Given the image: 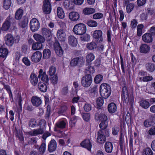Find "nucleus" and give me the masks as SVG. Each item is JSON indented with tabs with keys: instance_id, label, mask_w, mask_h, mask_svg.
<instances>
[{
	"instance_id": "b1692460",
	"label": "nucleus",
	"mask_w": 155,
	"mask_h": 155,
	"mask_svg": "<svg viewBox=\"0 0 155 155\" xmlns=\"http://www.w3.org/2000/svg\"><path fill=\"white\" fill-rule=\"evenodd\" d=\"M113 148L112 143L110 142H106L104 145V149L107 153H111L113 150Z\"/></svg>"
},
{
	"instance_id": "338daca9",
	"label": "nucleus",
	"mask_w": 155,
	"mask_h": 155,
	"mask_svg": "<svg viewBox=\"0 0 155 155\" xmlns=\"http://www.w3.org/2000/svg\"><path fill=\"white\" fill-rule=\"evenodd\" d=\"M146 0H137V4L139 6L144 5L146 3Z\"/></svg>"
},
{
	"instance_id": "3c124183",
	"label": "nucleus",
	"mask_w": 155,
	"mask_h": 155,
	"mask_svg": "<svg viewBox=\"0 0 155 155\" xmlns=\"http://www.w3.org/2000/svg\"><path fill=\"white\" fill-rule=\"evenodd\" d=\"M81 116L84 120L85 121H89L90 119L91 115L89 113H82Z\"/></svg>"
},
{
	"instance_id": "0e129e2a",
	"label": "nucleus",
	"mask_w": 155,
	"mask_h": 155,
	"mask_svg": "<svg viewBox=\"0 0 155 155\" xmlns=\"http://www.w3.org/2000/svg\"><path fill=\"white\" fill-rule=\"evenodd\" d=\"M23 62L27 66H29L30 65L31 62L27 58H24L22 59Z\"/></svg>"
},
{
	"instance_id": "4c0bfd02",
	"label": "nucleus",
	"mask_w": 155,
	"mask_h": 155,
	"mask_svg": "<svg viewBox=\"0 0 155 155\" xmlns=\"http://www.w3.org/2000/svg\"><path fill=\"white\" fill-rule=\"evenodd\" d=\"M48 74L49 76L57 74L56 68L54 66H50L49 68Z\"/></svg>"
},
{
	"instance_id": "a878e982",
	"label": "nucleus",
	"mask_w": 155,
	"mask_h": 155,
	"mask_svg": "<svg viewBox=\"0 0 155 155\" xmlns=\"http://www.w3.org/2000/svg\"><path fill=\"white\" fill-rule=\"evenodd\" d=\"M57 147V144L56 141L54 140H51L48 145V149L49 151L52 152L54 151Z\"/></svg>"
},
{
	"instance_id": "6e6552de",
	"label": "nucleus",
	"mask_w": 155,
	"mask_h": 155,
	"mask_svg": "<svg viewBox=\"0 0 155 155\" xmlns=\"http://www.w3.org/2000/svg\"><path fill=\"white\" fill-rule=\"evenodd\" d=\"M42 57L41 53L39 51H36L32 54L31 56V59L32 62L37 63L41 61Z\"/></svg>"
},
{
	"instance_id": "e433bc0d",
	"label": "nucleus",
	"mask_w": 155,
	"mask_h": 155,
	"mask_svg": "<svg viewBox=\"0 0 155 155\" xmlns=\"http://www.w3.org/2000/svg\"><path fill=\"white\" fill-rule=\"evenodd\" d=\"M38 88L41 92H45L47 90V86L45 84L41 82L38 83Z\"/></svg>"
},
{
	"instance_id": "9b49d317",
	"label": "nucleus",
	"mask_w": 155,
	"mask_h": 155,
	"mask_svg": "<svg viewBox=\"0 0 155 155\" xmlns=\"http://www.w3.org/2000/svg\"><path fill=\"white\" fill-rule=\"evenodd\" d=\"M84 60L83 58H73L71 61V65L72 66L77 65L81 66L84 63Z\"/></svg>"
},
{
	"instance_id": "bf43d9fd",
	"label": "nucleus",
	"mask_w": 155,
	"mask_h": 155,
	"mask_svg": "<svg viewBox=\"0 0 155 155\" xmlns=\"http://www.w3.org/2000/svg\"><path fill=\"white\" fill-rule=\"evenodd\" d=\"M103 17V14L100 13H98L93 15V18L94 19H99Z\"/></svg>"
},
{
	"instance_id": "09e8293b",
	"label": "nucleus",
	"mask_w": 155,
	"mask_h": 155,
	"mask_svg": "<svg viewBox=\"0 0 155 155\" xmlns=\"http://www.w3.org/2000/svg\"><path fill=\"white\" fill-rule=\"evenodd\" d=\"M144 27L143 25L142 24H139L137 26V35L138 36H140L142 34V29Z\"/></svg>"
},
{
	"instance_id": "c756f323",
	"label": "nucleus",
	"mask_w": 155,
	"mask_h": 155,
	"mask_svg": "<svg viewBox=\"0 0 155 155\" xmlns=\"http://www.w3.org/2000/svg\"><path fill=\"white\" fill-rule=\"evenodd\" d=\"M73 2L71 0H64L63 3L64 6L67 9H71L73 7Z\"/></svg>"
},
{
	"instance_id": "c85d7f7f",
	"label": "nucleus",
	"mask_w": 155,
	"mask_h": 155,
	"mask_svg": "<svg viewBox=\"0 0 155 155\" xmlns=\"http://www.w3.org/2000/svg\"><path fill=\"white\" fill-rule=\"evenodd\" d=\"M30 81L32 85L34 86L36 85L38 82L37 75L34 74H32L30 76Z\"/></svg>"
},
{
	"instance_id": "473e14b6",
	"label": "nucleus",
	"mask_w": 155,
	"mask_h": 155,
	"mask_svg": "<svg viewBox=\"0 0 155 155\" xmlns=\"http://www.w3.org/2000/svg\"><path fill=\"white\" fill-rule=\"evenodd\" d=\"M117 107L114 103H111L109 104L108 106V109L109 112L113 113H114L117 110Z\"/></svg>"
},
{
	"instance_id": "20e7f679",
	"label": "nucleus",
	"mask_w": 155,
	"mask_h": 155,
	"mask_svg": "<svg viewBox=\"0 0 155 155\" xmlns=\"http://www.w3.org/2000/svg\"><path fill=\"white\" fill-rule=\"evenodd\" d=\"M109 132L108 130H100L98 133L97 141L100 143H103L106 141V136H108Z\"/></svg>"
},
{
	"instance_id": "72a5a7b5",
	"label": "nucleus",
	"mask_w": 155,
	"mask_h": 155,
	"mask_svg": "<svg viewBox=\"0 0 155 155\" xmlns=\"http://www.w3.org/2000/svg\"><path fill=\"white\" fill-rule=\"evenodd\" d=\"M23 14V11L21 8L18 9L15 13V17L17 20L20 19Z\"/></svg>"
},
{
	"instance_id": "a211bd4d",
	"label": "nucleus",
	"mask_w": 155,
	"mask_h": 155,
	"mask_svg": "<svg viewBox=\"0 0 155 155\" xmlns=\"http://www.w3.org/2000/svg\"><path fill=\"white\" fill-rule=\"evenodd\" d=\"M69 18L70 20L75 21L78 20L80 18L79 13L77 12H72L69 14Z\"/></svg>"
},
{
	"instance_id": "7c9ffc66",
	"label": "nucleus",
	"mask_w": 155,
	"mask_h": 155,
	"mask_svg": "<svg viewBox=\"0 0 155 155\" xmlns=\"http://www.w3.org/2000/svg\"><path fill=\"white\" fill-rule=\"evenodd\" d=\"M95 12V9L92 8L86 7L83 10V13L85 15H90L94 13Z\"/></svg>"
},
{
	"instance_id": "7ed1b4c3",
	"label": "nucleus",
	"mask_w": 155,
	"mask_h": 155,
	"mask_svg": "<svg viewBox=\"0 0 155 155\" xmlns=\"http://www.w3.org/2000/svg\"><path fill=\"white\" fill-rule=\"evenodd\" d=\"M95 118L97 120L101 121L99 126L101 129H104L107 127V118L105 114H101L98 113H97L95 114Z\"/></svg>"
},
{
	"instance_id": "f3484780",
	"label": "nucleus",
	"mask_w": 155,
	"mask_h": 155,
	"mask_svg": "<svg viewBox=\"0 0 155 155\" xmlns=\"http://www.w3.org/2000/svg\"><path fill=\"white\" fill-rule=\"evenodd\" d=\"M142 40L145 43H150L153 41V38L151 34L146 33L142 36Z\"/></svg>"
},
{
	"instance_id": "79ce46f5",
	"label": "nucleus",
	"mask_w": 155,
	"mask_h": 155,
	"mask_svg": "<svg viewBox=\"0 0 155 155\" xmlns=\"http://www.w3.org/2000/svg\"><path fill=\"white\" fill-rule=\"evenodd\" d=\"M146 69L150 72L153 71L155 69V66L153 64L149 63L146 64Z\"/></svg>"
},
{
	"instance_id": "5fc2aeb1",
	"label": "nucleus",
	"mask_w": 155,
	"mask_h": 155,
	"mask_svg": "<svg viewBox=\"0 0 155 155\" xmlns=\"http://www.w3.org/2000/svg\"><path fill=\"white\" fill-rule=\"evenodd\" d=\"M39 151L41 154H43L46 149V144L45 143H43L41 144V146L39 147Z\"/></svg>"
},
{
	"instance_id": "c9c22d12",
	"label": "nucleus",
	"mask_w": 155,
	"mask_h": 155,
	"mask_svg": "<svg viewBox=\"0 0 155 155\" xmlns=\"http://www.w3.org/2000/svg\"><path fill=\"white\" fill-rule=\"evenodd\" d=\"M51 52L48 49H45L43 51V57L44 59H48L51 56Z\"/></svg>"
},
{
	"instance_id": "ddd939ff",
	"label": "nucleus",
	"mask_w": 155,
	"mask_h": 155,
	"mask_svg": "<svg viewBox=\"0 0 155 155\" xmlns=\"http://www.w3.org/2000/svg\"><path fill=\"white\" fill-rule=\"evenodd\" d=\"M5 40L6 45L9 46H12L15 41L13 36L10 34H8L5 36Z\"/></svg>"
},
{
	"instance_id": "cd10ccee",
	"label": "nucleus",
	"mask_w": 155,
	"mask_h": 155,
	"mask_svg": "<svg viewBox=\"0 0 155 155\" xmlns=\"http://www.w3.org/2000/svg\"><path fill=\"white\" fill-rule=\"evenodd\" d=\"M58 17L60 19H63L65 16V13L63 9L61 7H58L57 10Z\"/></svg>"
},
{
	"instance_id": "f03ea898",
	"label": "nucleus",
	"mask_w": 155,
	"mask_h": 155,
	"mask_svg": "<svg viewBox=\"0 0 155 155\" xmlns=\"http://www.w3.org/2000/svg\"><path fill=\"white\" fill-rule=\"evenodd\" d=\"M87 30L86 26L83 23L75 25L72 30L74 33L78 35H82L86 33Z\"/></svg>"
},
{
	"instance_id": "a19ab883",
	"label": "nucleus",
	"mask_w": 155,
	"mask_h": 155,
	"mask_svg": "<svg viewBox=\"0 0 155 155\" xmlns=\"http://www.w3.org/2000/svg\"><path fill=\"white\" fill-rule=\"evenodd\" d=\"M95 56L93 53H88L86 56V61L88 63L92 61L95 58Z\"/></svg>"
},
{
	"instance_id": "052dcab7",
	"label": "nucleus",
	"mask_w": 155,
	"mask_h": 155,
	"mask_svg": "<svg viewBox=\"0 0 155 155\" xmlns=\"http://www.w3.org/2000/svg\"><path fill=\"white\" fill-rule=\"evenodd\" d=\"M152 124V122L150 120H147L144 122V125L146 127H150Z\"/></svg>"
},
{
	"instance_id": "393cba45",
	"label": "nucleus",
	"mask_w": 155,
	"mask_h": 155,
	"mask_svg": "<svg viewBox=\"0 0 155 155\" xmlns=\"http://www.w3.org/2000/svg\"><path fill=\"white\" fill-rule=\"evenodd\" d=\"M81 145L83 147L87 148L90 151L91 147V144L89 139H86L84 140L81 143Z\"/></svg>"
},
{
	"instance_id": "6ab92c4d",
	"label": "nucleus",
	"mask_w": 155,
	"mask_h": 155,
	"mask_svg": "<svg viewBox=\"0 0 155 155\" xmlns=\"http://www.w3.org/2000/svg\"><path fill=\"white\" fill-rule=\"evenodd\" d=\"M150 49L149 45L146 44H143L140 47V52L141 53L147 54L150 52Z\"/></svg>"
},
{
	"instance_id": "49530a36",
	"label": "nucleus",
	"mask_w": 155,
	"mask_h": 155,
	"mask_svg": "<svg viewBox=\"0 0 155 155\" xmlns=\"http://www.w3.org/2000/svg\"><path fill=\"white\" fill-rule=\"evenodd\" d=\"M50 80L51 83L54 85L56 84L58 82V78L57 74L49 76Z\"/></svg>"
},
{
	"instance_id": "2f4dec72",
	"label": "nucleus",
	"mask_w": 155,
	"mask_h": 155,
	"mask_svg": "<svg viewBox=\"0 0 155 155\" xmlns=\"http://www.w3.org/2000/svg\"><path fill=\"white\" fill-rule=\"evenodd\" d=\"M140 105L143 108L146 109L148 108L150 106V103L145 100H142L139 102Z\"/></svg>"
},
{
	"instance_id": "de8ad7c7",
	"label": "nucleus",
	"mask_w": 155,
	"mask_h": 155,
	"mask_svg": "<svg viewBox=\"0 0 155 155\" xmlns=\"http://www.w3.org/2000/svg\"><path fill=\"white\" fill-rule=\"evenodd\" d=\"M80 38V40L81 41H88L90 39V36L87 34H85L83 35Z\"/></svg>"
},
{
	"instance_id": "dca6fc26",
	"label": "nucleus",
	"mask_w": 155,
	"mask_h": 155,
	"mask_svg": "<svg viewBox=\"0 0 155 155\" xmlns=\"http://www.w3.org/2000/svg\"><path fill=\"white\" fill-rule=\"evenodd\" d=\"M122 98L123 101L128 103L131 100L130 99L129 95L127 88L124 87L123 88V92L122 94Z\"/></svg>"
},
{
	"instance_id": "774afa93",
	"label": "nucleus",
	"mask_w": 155,
	"mask_h": 155,
	"mask_svg": "<svg viewBox=\"0 0 155 155\" xmlns=\"http://www.w3.org/2000/svg\"><path fill=\"white\" fill-rule=\"evenodd\" d=\"M149 33L153 36H155V27H151L149 30Z\"/></svg>"
},
{
	"instance_id": "e2e57ef3",
	"label": "nucleus",
	"mask_w": 155,
	"mask_h": 155,
	"mask_svg": "<svg viewBox=\"0 0 155 155\" xmlns=\"http://www.w3.org/2000/svg\"><path fill=\"white\" fill-rule=\"evenodd\" d=\"M84 108L85 111L88 112L91 110V106L90 104H86L84 105Z\"/></svg>"
},
{
	"instance_id": "f8f14e48",
	"label": "nucleus",
	"mask_w": 155,
	"mask_h": 155,
	"mask_svg": "<svg viewBox=\"0 0 155 155\" xmlns=\"http://www.w3.org/2000/svg\"><path fill=\"white\" fill-rule=\"evenodd\" d=\"M102 34V31L99 30L94 31L91 32V35L93 38L97 39H99L101 41L103 40Z\"/></svg>"
},
{
	"instance_id": "c03bdc74",
	"label": "nucleus",
	"mask_w": 155,
	"mask_h": 155,
	"mask_svg": "<svg viewBox=\"0 0 155 155\" xmlns=\"http://www.w3.org/2000/svg\"><path fill=\"white\" fill-rule=\"evenodd\" d=\"M66 125V123L65 121L60 120L58 121L56 123V126L58 128H64L65 127Z\"/></svg>"
},
{
	"instance_id": "39448f33",
	"label": "nucleus",
	"mask_w": 155,
	"mask_h": 155,
	"mask_svg": "<svg viewBox=\"0 0 155 155\" xmlns=\"http://www.w3.org/2000/svg\"><path fill=\"white\" fill-rule=\"evenodd\" d=\"M30 27L33 32L37 31L40 27V23L38 20L36 18H32L30 22Z\"/></svg>"
},
{
	"instance_id": "4be33fe9",
	"label": "nucleus",
	"mask_w": 155,
	"mask_h": 155,
	"mask_svg": "<svg viewBox=\"0 0 155 155\" xmlns=\"http://www.w3.org/2000/svg\"><path fill=\"white\" fill-rule=\"evenodd\" d=\"M44 47L43 44L36 42L33 43L32 48L34 51L41 50Z\"/></svg>"
},
{
	"instance_id": "5701e85b",
	"label": "nucleus",
	"mask_w": 155,
	"mask_h": 155,
	"mask_svg": "<svg viewBox=\"0 0 155 155\" xmlns=\"http://www.w3.org/2000/svg\"><path fill=\"white\" fill-rule=\"evenodd\" d=\"M31 103L34 106L38 107L41 104V99L36 96H33L31 100Z\"/></svg>"
},
{
	"instance_id": "4d7b16f0",
	"label": "nucleus",
	"mask_w": 155,
	"mask_h": 155,
	"mask_svg": "<svg viewBox=\"0 0 155 155\" xmlns=\"http://www.w3.org/2000/svg\"><path fill=\"white\" fill-rule=\"evenodd\" d=\"M78 117H74L73 118H72L70 119L69 122V124L71 127H74L76 123L75 120L77 119V118Z\"/></svg>"
},
{
	"instance_id": "ea45409f",
	"label": "nucleus",
	"mask_w": 155,
	"mask_h": 155,
	"mask_svg": "<svg viewBox=\"0 0 155 155\" xmlns=\"http://www.w3.org/2000/svg\"><path fill=\"white\" fill-rule=\"evenodd\" d=\"M12 4L11 0H4L3 7L5 9H8Z\"/></svg>"
},
{
	"instance_id": "69168bd1",
	"label": "nucleus",
	"mask_w": 155,
	"mask_h": 155,
	"mask_svg": "<svg viewBox=\"0 0 155 155\" xmlns=\"http://www.w3.org/2000/svg\"><path fill=\"white\" fill-rule=\"evenodd\" d=\"M149 134L150 135H155V126L152 127L148 131Z\"/></svg>"
},
{
	"instance_id": "4468645a",
	"label": "nucleus",
	"mask_w": 155,
	"mask_h": 155,
	"mask_svg": "<svg viewBox=\"0 0 155 155\" xmlns=\"http://www.w3.org/2000/svg\"><path fill=\"white\" fill-rule=\"evenodd\" d=\"M41 33L43 36L46 37L47 41L50 40L52 37L51 31L50 29L44 28L42 29Z\"/></svg>"
},
{
	"instance_id": "a18cd8bd",
	"label": "nucleus",
	"mask_w": 155,
	"mask_h": 155,
	"mask_svg": "<svg viewBox=\"0 0 155 155\" xmlns=\"http://www.w3.org/2000/svg\"><path fill=\"white\" fill-rule=\"evenodd\" d=\"M135 6L134 3H131L128 4L126 6V11L127 13H130L133 10Z\"/></svg>"
},
{
	"instance_id": "0eeeda50",
	"label": "nucleus",
	"mask_w": 155,
	"mask_h": 155,
	"mask_svg": "<svg viewBox=\"0 0 155 155\" xmlns=\"http://www.w3.org/2000/svg\"><path fill=\"white\" fill-rule=\"evenodd\" d=\"M56 36L59 41H65L67 37L65 30L62 28L58 29L57 32Z\"/></svg>"
},
{
	"instance_id": "bb28decb",
	"label": "nucleus",
	"mask_w": 155,
	"mask_h": 155,
	"mask_svg": "<svg viewBox=\"0 0 155 155\" xmlns=\"http://www.w3.org/2000/svg\"><path fill=\"white\" fill-rule=\"evenodd\" d=\"M69 44L72 47L76 46L78 44L77 38L73 36H70L68 38Z\"/></svg>"
},
{
	"instance_id": "f257e3e1",
	"label": "nucleus",
	"mask_w": 155,
	"mask_h": 155,
	"mask_svg": "<svg viewBox=\"0 0 155 155\" xmlns=\"http://www.w3.org/2000/svg\"><path fill=\"white\" fill-rule=\"evenodd\" d=\"M99 92L102 97L107 99L110 97L111 90L110 85L107 83L102 84L99 87Z\"/></svg>"
},
{
	"instance_id": "f704fd0d",
	"label": "nucleus",
	"mask_w": 155,
	"mask_h": 155,
	"mask_svg": "<svg viewBox=\"0 0 155 155\" xmlns=\"http://www.w3.org/2000/svg\"><path fill=\"white\" fill-rule=\"evenodd\" d=\"M43 131L41 129H35L28 132L29 134L31 136H35L38 134H41Z\"/></svg>"
},
{
	"instance_id": "8fccbe9b",
	"label": "nucleus",
	"mask_w": 155,
	"mask_h": 155,
	"mask_svg": "<svg viewBox=\"0 0 155 155\" xmlns=\"http://www.w3.org/2000/svg\"><path fill=\"white\" fill-rule=\"evenodd\" d=\"M103 76L102 75L98 74L95 77L94 80L95 83L98 84L101 82L103 80Z\"/></svg>"
},
{
	"instance_id": "37998d69",
	"label": "nucleus",
	"mask_w": 155,
	"mask_h": 155,
	"mask_svg": "<svg viewBox=\"0 0 155 155\" xmlns=\"http://www.w3.org/2000/svg\"><path fill=\"white\" fill-rule=\"evenodd\" d=\"M87 48L90 50H92L96 48L97 47V45L96 43L94 42L87 43L86 45Z\"/></svg>"
},
{
	"instance_id": "58836bf2",
	"label": "nucleus",
	"mask_w": 155,
	"mask_h": 155,
	"mask_svg": "<svg viewBox=\"0 0 155 155\" xmlns=\"http://www.w3.org/2000/svg\"><path fill=\"white\" fill-rule=\"evenodd\" d=\"M8 49L4 48H0V57L5 58L8 55Z\"/></svg>"
},
{
	"instance_id": "680f3d73",
	"label": "nucleus",
	"mask_w": 155,
	"mask_h": 155,
	"mask_svg": "<svg viewBox=\"0 0 155 155\" xmlns=\"http://www.w3.org/2000/svg\"><path fill=\"white\" fill-rule=\"evenodd\" d=\"M84 0H73V3L76 5H82Z\"/></svg>"
},
{
	"instance_id": "603ef678",
	"label": "nucleus",
	"mask_w": 155,
	"mask_h": 155,
	"mask_svg": "<svg viewBox=\"0 0 155 155\" xmlns=\"http://www.w3.org/2000/svg\"><path fill=\"white\" fill-rule=\"evenodd\" d=\"M87 25L89 27H95L97 25V23L94 20H89L87 22Z\"/></svg>"
},
{
	"instance_id": "6e6d98bb",
	"label": "nucleus",
	"mask_w": 155,
	"mask_h": 155,
	"mask_svg": "<svg viewBox=\"0 0 155 155\" xmlns=\"http://www.w3.org/2000/svg\"><path fill=\"white\" fill-rule=\"evenodd\" d=\"M104 103L103 99L101 97L98 98L96 100V103L97 105L99 107L102 106Z\"/></svg>"
},
{
	"instance_id": "2eb2a0df",
	"label": "nucleus",
	"mask_w": 155,
	"mask_h": 155,
	"mask_svg": "<svg viewBox=\"0 0 155 155\" xmlns=\"http://www.w3.org/2000/svg\"><path fill=\"white\" fill-rule=\"evenodd\" d=\"M54 47L56 54L59 56H62L63 54V51L58 42H55Z\"/></svg>"
},
{
	"instance_id": "1a4fd4ad",
	"label": "nucleus",
	"mask_w": 155,
	"mask_h": 155,
	"mask_svg": "<svg viewBox=\"0 0 155 155\" xmlns=\"http://www.w3.org/2000/svg\"><path fill=\"white\" fill-rule=\"evenodd\" d=\"M12 20V17L10 16L8 17L3 23L1 28V30L3 31H7L10 28Z\"/></svg>"
},
{
	"instance_id": "aec40b11",
	"label": "nucleus",
	"mask_w": 155,
	"mask_h": 155,
	"mask_svg": "<svg viewBox=\"0 0 155 155\" xmlns=\"http://www.w3.org/2000/svg\"><path fill=\"white\" fill-rule=\"evenodd\" d=\"M33 37L34 39L37 41L43 44L45 41V38L43 35L38 33H35Z\"/></svg>"
},
{
	"instance_id": "864d4df0",
	"label": "nucleus",
	"mask_w": 155,
	"mask_h": 155,
	"mask_svg": "<svg viewBox=\"0 0 155 155\" xmlns=\"http://www.w3.org/2000/svg\"><path fill=\"white\" fill-rule=\"evenodd\" d=\"M142 155H153V152L150 148H147L144 150Z\"/></svg>"
},
{
	"instance_id": "412c9836",
	"label": "nucleus",
	"mask_w": 155,
	"mask_h": 155,
	"mask_svg": "<svg viewBox=\"0 0 155 155\" xmlns=\"http://www.w3.org/2000/svg\"><path fill=\"white\" fill-rule=\"evenodd\" d=\"M39 75L38 78L44 82H47L48 81V78L47 75L45 72H43L42 69H40L39 72Z\"/></svg>"
},
{
	"instance_id": "13d9d810",
	"label": "nucleus",
	"mask_w": 155,
	"mask_h": 155,
	"mask_svg": "<svg viewBox=\"0 0 155 155\" xmlns=\"http://www.w3.org/2000/svg\"><path fill=\"white\" fill-rule=\"evenodd\" d=\"M138 24V22L136 19H133L131 21L130 26L132 28H135Z\"/></svg>"
},
{
	"instance_id": "9d476101",
	"label": "nucleus",
	"mask_w": 155,
	"mask_h": 155,
	"mask_svg": "<svg viewBox=\"0 0 155 155\" xmlns=\"http://www.w3.org/2000/svg\"><path fill=\"white\" fill-rule=\"evenodd\" d=\"M51 6L49 0H44L43 10L44 13L49 14L51 11Z\"/></svg>"
},
{
	"instance_id": "423d86ee",
	"label": "nucleus",
	"mask_w": 155,
	"mask_h": 155,
	"mask_svg": "<svg viewBox=\"0 0 155 155\" xmlns=\"http://www.w3.org/2000/svg\"><path fill=\"white\" fill-rule=\"evenodd\" d=\"M92 81V79L91 76L90 74H87L82 78L81 84L84 87H87L91 85Z\"/></svg>"
}]
</instances>
